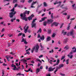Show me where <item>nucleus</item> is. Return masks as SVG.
I'll return each instance as SVG.
<instances>
[{
    "label": "nucleus",
    "instance_id": "42",
    "mask_svg": "<svg viewBox=\"0 0 76 76\" xmlns=\"http://www.w3.org/2000/svg\"><path fill=\"white\" fill-rule=\"evenodd\" d=\"M70 25H68V27H67V30H69L70 29Z\"/></svg>",
    "mask_w": 76,
    "mask_h": 76
},
{
    "label": "nucleus",
    "instance_id": "49",
    "mask_svg": "<svg viewBox=\"0 0 76 76\" xmlns=\"http://www.w3.org/2000/svg\"><path fill=\"white\" fill-rule=\"evenodd\" d=\"M24 43L25 44H28V42H26V40L24 42Z\"/></svg>",
    "mask_w": 76,
    "mask_h": 76
},
{
    "label": "nucleus",
    "instance_id": "58",
    "mask_svg": "<svg viewBox=\"0 0 76 76\" xmlns=\"http://www.w3.org/2000/svg\"><path fill=\"white\" fill-rule=\"evenodd\" d=\"M31 1H32V0H29L28 1V3H31Z\"/></svg>",
    "mask_w": 76,
    "mask_h": 76
},
{
    "label": "nucleus",
    "instance_id": "28",
    "mask_svg": "<svg viewBox=\"0 0 76 76\" xmlns=\"http://www.w3.org/2000/svg\"><path fill=\"white\" fill-rule=\"evenodd\" d=\"M23 34V33L21 32V33H20L18 34V37H20V36H21Z\"/></svg>",
    "mask_w": 76,
    "mask_h": 76
},
{
    "label": "nucleus",
    "instance_id": "30",
    "mask_svg": "<svg viewBox=\"0 0 76 76\" xmlns=\"http://www.w3.org/2000/svg\"><path fill=\"white\" fill-rule=\"evenodd\" d=\"M62 9H65L66 10H68V8H67V7H62Z\"/></svg>",
    "mask_w": 76,
    "mask_h": 76
},
{
    "label": "nucleus",
    "instance_id": "45",
    "mask_svg": "<svg viewBox=\"0 0 76 76\" xmlns=\"http://www.w3.org/2000/svg\"><path fill=\"white\" fill-rule=\"evenodd\" d=\"M63 25H64V24L63 23V24H62L61 25V26L60 27V28H62V27H63Z\"/></svg>",
    "mask_w": 76,
    "mask_h": 76
},
{
    "label": "nucleus",
    "instance_id": "22",
    "mask_svg": "<svg viewBox=\"0 0 76 76\" xmlns=\"http://www.w3.org/2000/svg\"><path fill=\"white\" fill-rule=\"evenodd\" d=\"M47 17H44L41 18V20L42 21H44V20H45V19H47Z\"/></svg>",
    "mask_w": 76,
    "mask_h": 76
},
{
    "label": "nucleus",
    "instance_id": "10",
    "mask_svg": "<svg viewBox=\"0 0 76 76\" xmlns=\"http://www.w3.org/2000/svg\"><path fill=\"white\" fill-rule=\"evenodd\" d=\"M40 47L41 48V51L43 50H44V46H42V45L41 44V43H40Z\"/></svg>",
    "mask_w": 76,
    "mask_h": 76
},
{
    "label": "nucleus",
    "instance_id": "15",
    "mask_svg": "<svg viewBox=\"0 0 76 76\" xmlns=\"http://www.w3.org/2000/svg\"><path fill=\"white\" fill-rule=\"evenodd\" d=\"M13 70H18L19 71V69H18V68H17L16 67V65H15L14 66V68H13Z\"/></svg>",
    "mask_w": 76,
    "mask_h": 76
},
{
    "label": "nucleus",
    "instance_id": "52",
    "mask_svg": "<svg viewBox=\"0 0 76 76\" xmlns=\"http://www.w3.org/2000/svg\"><path fill=\"white\" fill-rule=\"evenodd\" d=\"M23 7V5H22L21 6H20V5H18V7H21V8H22V7Z\"/></svg>",
    "mask_w": 76,
    "mask_h": 76
},
{
    "label": "nucleus",
    "instance_id": "56",
    "mask_svg": "<svg viewBox=\"0 0 76 76\" xmlns=\"http://www.w3.org/2000/svg\"><path fill=\"white\" fill-rule=\"evenodd\" d=\"M43 57V55H40V56L39 57V58H41Z\"/></svg>",
    "mask_w": 76,
    "mask_h": 76
},
{
    "label": "nucleus",
    "instance_id": "21",
    "mask_svg": "<svg viewBox=\"0 0 76 76\" xmlns=\"http://www.w3.org/2000/svg\"><path fill=\"white\" fill-rule=\"evenodd\" d=\"M59 66L61 69V67H63L64 66V65L63 64H60V65H59Z\"/></svg>",
    "mask_w": 76,
    "mask_h": 76
},
{
    "label": "nucleus",
    "instance_id": "11",
    "mask_svg": "<svg viewBox=\"0 0 76 76\" xmlns=\"http://www.w3.org/2000/svg\"><path fill=\"white\" fill-rule=\"evenodd\" d=\"M58 66H56V70H55L54 71V73L55 74H56V72H57L58 71Z\"/></svg>",
    "mask_w": 76,
    "mask_h": 76
},
{
    "label": "nucleus",
    "instance_id": "41",
    "mask_svg": "<svg viewBox=\"0 0 76 76\" xmlns=\"http://www.w3.org/2000/svg\"><path fill=\"white\" fill-rule=\"evenodd\" d=\"M37 38H41V36H40V34H38Z\"/></svg>",
    "mask_w": 76,
    "mask_h": 76
},
{
    "label": "nucleus",
    "instance_id": "53",
    "mask_svg": "<svg viewBox=\"0 0 76 76\" xmlns=\"http://www.w3.org/2000/svg\"><path fill=\"white\" fill-rule=\"evenodd\" d=\"M17 6H18V4H15L14 6L15 7H17Z\"/></svg>",
    "mask_w": 76,
    "mask_h": 76
},
{
    "label": "nucleus",
    "instance_id": "1",
    "mask_svg": "<svg viewBox=\"0 0 76 76\" xmlns=\"http://www.w3.org/2000/svg\"><path fill=\"white\" fill-rule=\"evenodd\" d=\"M39 47L38 45H37L36 46H34L32 48V49L31 50V52L32 53H34V50H35V51L36 53H38V50H39Z\"/></svg>",
    "mask_w": 76,
    "mask_h": 76
},
{
    "label": "nucleus",
    "instance_id": "36",
    "mask_svg": "<svg viewBox=\"0 0 76 76\" xmlns=\"http://www.w3.org/2000/svg\"><path fill=\"white\" fill-rule=\"evenodd\" d=\"M15 11V7H13V8L11 10V11L13 12Z\"/></svg>",
    "mask_w": 76,
    "mask_h": 76
},
{
    "label": "nucleus",
    "instance_id": "34",
    "mask_svg": "<svg viewBox=\"0 0 76 76\" xmlns=\"http://www.w3.org/2000/svg\"><path fill=\"white\" fill-rule=\"evenodd\" d=\"M16 20V18H15V17L13 19H12L11 20V21L12 22H13V20Z\"/></svg>",
    "mask_w": 76,
    "mask_h": 76
},
{
    "label": "nucleus",
    "instance_id": "29",
    "mask_svg": "<svg viewBox=\"0 0 76 76\" xmlns=\"http://www.w3.org/2000/svg\"><path fill=\"white\" fill-rule=\"evenodd\" d=\"M28 19L29 20H32V18H31L30 16L28 17Z\"/></svg>",
    "mask_w": 76,
    "mask_h": 76
},
{
    "label": "nucleus",
    "instance_id": "20",
    "mask_svg": "<svg viewBox=\"0 0 76 76\" xmlns=\"http://www.w3.org/2000/svg\"><path fill=\"white\" fill-rule=\"evenodd\" d=\"M39 71H40V69L39 68H37L36 70V74H38V72H39Z\"/></svg>",
    "mask_w": 76,
    "mask_h": 76
},
{
    "label": "nucleus",
    "instance_id": "54",
    "mask_svg": "<svg viewBox=\"0 0 76 76\" xmlns=\"http://www.w3.org/2000/svg\"><path fill=\"white\" fill-rule=\"evenodd\" d=\"M3 66H7V65L4 63H3Z\"/></svg>",
    "mask_w": 76,
    "mask_h": 76
},
{
    "label": "nucleus",
    "instance_id": "24",
    "mask_svg": "<svg viewBox=\"0 0 76 76\" xmlns=\"http://www.w3.org/2000/svg\"><path fill=\"white\" fill-rule=\"evenodd\" d=\"M52 69H52V68H51V67H50V68H49L48 71L49 72H51V71H53V70H54Z\"/></svg>",
    "mask_w": 76,
    "mask_h": 76
},
{
    "label": "nucleus",
    "instance_id": "57",
    "mask_svg": "<svg viewBox=\"0 0 76 76\" xmlns=\"http://www.w3.org/2000/svg\"><path fill=\"white\" fill-rule=\"evenodd\" d=\"M16 21H18V22H20V20L19 19H17L16 20Z\"/></svg>",
    "mask_w": 76,
    "mask_h": 76
},
{
    "label": "nucleus",
    "instance_id": "44",
    "mask_svg": "<svg viewBox=\"0 0 76 76\" xmlns=\"http://www.w3.org/2000/svg\"><path fill=\"white\" fill-rule=\"evenodd\" d=\"M31 63H32L33 64H34L35 63V61H31Z\"/></svg>",
    "mask_w": 76,
    "mask_h": 76
},
{
    "label": "nucleus",
    "instance_id": "63",
    "mask_svg": "<svg viewBox=\"0 0 76 76\" xmlns=\"http://www.w3.org/2000/svg\"><path fill=\"white\" fill-rule=\"evenodd\" d=\"M27 32L28 33H30L31 32V31L30 30H28L27 31Z\"/></svg>",
    "mask_w": 76,
    "mask_h": 76
},
{
    "label": "nucleus",
    "instance_id": "31",
    "mask_svg": "<svg viewBox=\"0 0 76 76\" xmlns=\"http://www.w3.org/2000/svg\"><path fill=\"white\" fill-rule=\"evenodd\" d=\"M26 40V39H25L24 38H22V39L21 42H24Z\"/></svg>",
    "mask_w": 76,
    "mask_h": 76
},
{
    "label": "nucleus",
    "instance_id": "47",
    "mask_svg": "<svg viewBox=\"0 0 76 76\" xmlns=\"http://www.w3.org/2000/svg\"><path fill=\"white\" fill-rule=\"evenodd\" d=\"M64 49H66V50H68V47L67 46H65V48H64Z\"/></svg>",
    "mask_w": 76,
    "mask_h": 76
},
{
    "label": "nucleus",
    "instance_id": "17",
    "mask_svg": "<svg viewBox=\"0 0 76 76\" xmlns=\"http://www.w3.org/2000/svg\"><path fill=\"white\" fill-rule=\"evenodd\" d=\"M47 33L48 34H51V31L50 30L48 29Z\"/></svg>",
    "mask_w": 76,
    "mask_h": 76
},
{
    "label": "nucleus",
    "instance_id": "46",
    "mask_svg": "<svg viewBox=\"0 0 76 76\" xmlns=\"http://www.w3.org/2000/svg\"><path fill=\"white\" fill-rule=\"evenodd\" d=\"M17 2V0H13V3H16Z\"/></svg>",
    "mask_w": 76,
    "mask_h": 76
},
{
    "label": "nucleus",
    "instance_id": "64",
    "mask_svg": "<svg viewBox=\"0 0 76 76\" xmlns=\"http://www.w3.org/2000/svg\"><path fill=\"white\" fill-rule=\"evenodd\" d=\"M63 15H67V13H64L63 14Z\"/></svg>",
    "mask_w": 76,
    "mask_h": 76
},
{
    "label": "nucleus",
    "instance_id": "9",
    "mask_svg": "<svg viewBox=\"0 0 76 76\" xmlns=\"http://www.w3.org/2000/svg\"><path fill=\"white\" fill-rule=\"evenodd\" d=\"M74 32V30H72V31H70V35H71V36H73V35H74V34H73Z\"/></svg>",
    "mask_w": 76,
    "mask_h": 76
},
{
    "label": "nucleus",
    "instance_id": "55",
    "mask_svg": "<svg viewBox=\"0 0 76 76\" xmlns=\"http://www.w3.org/2000/svg\"><path fill=\"white\" fill-rule=\"evenodd\" d=\"M58 44H61V42L60 41V40L58 41Z\"/></svg>",
    "mask_w": 76,
    "mask_h": 76
},
{
    "label": "nucleus",
    "instance_id": "3",
    "mask_svg": "<svg viewBox=\"0 0 76 76\" xmlns=\"http://www.w3.org/2000/svg\"><path fill=\"white\" fill-rule=\"evenodd\" d=\"M16 12H15L14 13H13V12H10L9 13V16L11 18H12L13 17V15H15V14H16Z\"/></svg>",
    "mask_w": 76,
    "mask_h": 76
},
{
    "label": "nucleus",
    "instance_id": "4",
    "mask_svg": "<svg viewBox=\"0 0 76 76\" xmlns=\"http://www.w3.org/2000/svg\"><path fill=\"white\" fill-rule=\"evenodd\" d=\"M52 22H53V20L51 19L47 20V23H48V24H50V23H51Z\"/></svg>",
    "mask_w": 76,
    "mask_h": 76
},
{
    "label": "nucleus",
    "instance_id": "8",
    "mask_svg": "<svg viewBox=\"0 0 76 76\" xmlns=\"http://www.w3.org/2000/svg\"><path fill=\"white\" fill-rule=\"evenodd\" d=\"M40 39L42 41H43L45 39V37H44V35H42V37H40Z\"/></svg>",
    "mask_w": 76,
    "mask_h": 76
},
{
    "label": "nucleus",
    "instance_id": "37",
    "mask_svg": "<svg viewBox=\"0 0 76 76\" xmlns=\"http://www.w3.org/2000/svg\"><path fill=\"white\" fill-rule=\"evenodd\" d=\"M49 53H54V50H53V49H52L51 51H49Z\"/></svg>",
    "mask_w": 76,
    "mask_h": 76
},
{
    "label": "nucleus",
    "instance_id": "62",
    "mask_svg": "<svg viewBox=\"0 0 76 76\" xmlns=\"http://www.w3.org/2000/svg\"><path fill=\"white\" fill-rule=\"evenodd\" d=\"M51 18L52 19H53L54 18L53 17V15H51Z\"/></svg>",
    "mask_w": 76,
    "mask_h": 76
},
{
    "label": "nucleus",
    "instance_id": "23",
    "mask_svg": "<svg viewBox=\"0 0 76 76\" xmlns=\"http://www.w3.org/2000/svg\"><path fill=\"white\" fill-rule=\"evenodd\" d=\"M25 13H26V14H27V15H29V13H30V11H26Z\"/></svg>",
    "mask_w": 76,
    "mask_h": 76
},
{
    "label": "nucleus",
    "instance_id": "25",
    "mask_svg": "<svg viewBox=\"0 0 76 76\" xmlns=\"http://www.w3.org/2000/svg\"><path fill=\"white\" fill-rule=\"evenodd\" d=\"M43 5L45 7H47V4L45 2H44L43 3Z\"/></svg>",
    "mask_w": 76,
    "mask_h": 76
},
{
    "label": "nucleus",
    "instance_id": "39",
    "mask_svg": "<svg viewBox=\"0 0 76 76\" xmlns=\"http://www.w3.org/2000/svg\"><path fill=\"white\" fill-rule=\"evenodd\" d=\"M65 58V56H62V57L61 58V60H63Z\"/></svg>",
    "mask_w": 76,
    "mask_h": 76
},
{
    "label": "nucleus",
    "instance_id": "35",
    "mask_svg": "<svg viewBox=\"0 0 76 76\" xmlns=\"http://www.w3.org/2000/svg\"><path fill=\"white\" fill-rule=\"evenodd\" d=\"M55 35H56V34L54 33H53L52 35V37L54 38V37H55Z\"/></svg>",
    "mask_w": 76,
    "mask_h": 76
},
{
    "label": "nucleus",
    "instance_id": "18",
    "mask_svg": "<svg viewBox=\"0 0 76 76\" xmlns=\"http://www.w3.org/2000/svg\"><path fill=\"white\" fill-rule=\"evenodd\" d=\"M20 61H23V63H25V62H27V61L25 60V59H22Z\"/></svg>",
    "mask_w": 76,
    "mask_h": 76
},
{
    "label": "nucleus",
    "instance_id": "32",
    "mask_svg": "<svg viewBox=\"0 0 76 76\" xmlns=\"http://www.w3.org/2000/svg\"><path fill=\"white\" fill-rule=\"evenodd\" d=\"M67 40L66 39H65L64 42V43L65 44V43H66V42H67Z\"/></svg>",
    "mask_w": 76,
    "mask_h": 76
},
{
    "label": "nucleus",
    "instance_id": "38",
    "mask_svg": "<svg viewBox=\"0 0 76 76\" xmlns=\"http://www.w3.org/2000/svg\"><path fill=\"white\" fill-rule=\"evenodd\" d=\"M21 75V73H18L16 75L17 76H18H18H20Z\"/></svg>",
    "mask_w": 76,
    "mask_h": 76
},
{
    "label": "nucleus",
    "instance_id": "2",
    "mask_svg": "<svg viewBox=\"0 0 76 76\" xmlns=\"http://www.w3.org/2000/svg\"><path fill=\"white\" fill-rule=\"evenodd\" d=\"M35 20H37V19L33 20V21L32 22V24L31 25V28H34V27L35 28V27H36V25L37 24L36 23H34L36 22Z\"/></svg>",
    "mask_w": 76,
    "mask_h": 76
},
{
    "label": "nucleus",
    "instance_id": "27",
    "mask_svg": "<svg viewBox=\"0 0 76 76\" xmlns=\"http://www.w3.org/2000/svg\"><path fill=\"white\" fill-rule=\"evenodd\" d=\"M54 24L55 25V26H58V23H57L56 22H55L54 23Z\"/></svg>",
    "mask_w": 76,
    "mask_h": 76
},
{
    "label": "nucleus",
    "instance_id": "19",
    "mask_svg": "<svg viewBox=\"0 0 76 76\" xmlns=\"http://www.w3.org/2000/svg\"><path fill=\"white\" fill-rule=\"evenodd\" d=\"M34 3H31V8H35V7L33 6L34 5Z\"/></svg>",
    "mask_w": 76,
    "mask_h": 76
},
{
    "label": "nucleus",
    "instance_id": "5",
    "mask_svg": "<svg viewBox=\"0 0 76 76\" xmlns=\"http://www.w3.org/2000/svg\"><path fill=\"white\" fill-rule=\"evenodd\" d=\"M60 63V59H58L57 60V61L56 63V64L53 65V66H57V65H58L59 63Z\"/></svg>",
    "mask_w": 76,
    "mask_h": 76
},
{
    "label": "nucleus",
    "instance_id": "7",
    "mask_svg": "<svg viewBox=\"0 0 76 76\" xmlns=\"http://www.w3.org/2000/svg\"><path fill=\"white\" fill-rule=\"evenodd\" d=\"M26 13L25 12H24L23 14L22 13L20 15V16L21 17V18H23V17H26V15L25 14Z\"/></svg>",
    "mask_w": 76,
    "mask_h": 76
},
{
    "label": "nucleus",
    "instance_id": "12",
    "mask_svg": "<svg viewBox=\"0 0 76 76\" xmlns=\"http://www.w3.org/2000/svg\"><path fill=\"white\" fill-rule=\"evenodd\" d=\"M51 40V37H47V41H50Z\"/></svg>",
    "mask_w": 76,
    "mask_h": 76
},
{
    "label": "nucleus",
    "instance_id": "59",
    "mask_svg": "<svg viewBox=\"0 0 76 76\" xmlns=\"http://www.w3.org/2000/svg\"><path fill=\"white\" fill-rule=\"evenodd\" d=\"M25 1V0H21L20 2H22V3H24Z\"/></svg>",
    "mask_w": 76,
    "mask_h": 76
},
{
    "label": "nucleus",
    "instance_id": "48",
    "mask_svg": "<svg viewBox=\"0 0 76 76\" xmlns=\"http://www.w3.org/2000/svg\"><path fill=\"white\" fill-rule=\"evenodd\" d=\"M31 51V48H29L28 49H27L26 50V51L27 52V51Z\"/></svg>",
    "mask_w": 76,
    "mask_h": 76
},
{
    "label": "nucleus",
    "instance_id": "26",
    "mask_svg": "<svg viewBox=\"0 0 76 76\" xmlns=\"http://www.w3.org/2000/svg\"><path fill=\"white\" fill-rule=\"evenodd\" d=\"M47 21H44L43 23V25H44V26H47Z\"/></svg>",
    "mask_w": 76,
    "mask_h": 76
},
{
    "label": "nucleus",
    "instance_id": "51",
    "mask_svg": "<svg viewBox=\"0 0 76 76\" xmlns=\"http://www.w3.org/2000/svg\"><path fill=\"white\" fill-rule=\"evenodd\" d=\"M41 6H42V4H41L40 5H38L37 7H40Z\"/></svg>",
    "mask_w": 76,
    "mask_h": 76
},
{
    "label": "nucleus",
    "instance_id": "40",
    "mask_svg": "<svg viewBox=\"0 0 76 76\" xmlns=\"http://www.w3.org/2000/svg\"><path fill=\"white\" fill-rule=\"evenodd\" d=\"M24 32H25V33H27V32H28V30H26V29H25L24 31Z\"/></svg>",
    "mask_w": 76,
    "mask_h": 76
},
{
    "label": "nucleus",
    "instance_id": "61",
    "mask_svg": "<svg viewBox=\"0 0 76 76\" xmlns=\"http://www.w3.org/2000/svg\"><path fill=\"white\" fill-rule=\"evenodd\" d=\"M26 53L27 54H28V55H29V54H30V52H28Z\"/></svg>",
    "mask_w": 76,
    "mask_h": 76
},
{
    "label": "nucleus",
    "instance_id": "33",
    "mask_svg": "<svg viewBox=\"0 0 76 76\" xmlns=\"http://www.w3.org/2000/svg\"><path fill=\"white\" fill-rule=\"evenodd\" d=\"M67 56L68 57H69L70 58H72V57H73V56L72 55H71V56H70V55L69 54H68Z\"/></svg>",
    "mask_w": 76,
    "mask_h": 76
},
{
    "label": "nucleus",
    "instance_id": "60",
    "mask_svg": "<svg viewBox=\"0 0 76 76\" xmlns=\"http://www.w3.org/2000/svg\"><path fill=\"white\" fill-rule=\"evenodd\" d=\"M22 37H25V34H22Z\"/></svg>",
    "mask_w": 76,
    "mask_h": 76
},
{
    "label": "nucleus",
    "instance_id": "13",
    "mask_svg": "<svg viewBox=\"0 0 76 76\" xmlns=\"http://www.w3.org/2000/svg\"><path fill=\"white\" fill-rule=\"evenodd\" d=\"M6 58H7V60H8V61H10V60L9 59V58L10 57L9 56H6Z\"/></svg>",
    "mask_w": 76,
    "mask_h": 76
},
{
    "label": "nucleus",
    "instance_id": "14",
    "mask_svg": "<svg viewBox=\"0 0 76 76\" xmlns=\"http://www.w3.org/2000/svg\"><path fill=\"white\" fill-rule=\"evenodd\" d=\"M41 32H42V30L41 29V28H40L39 30L38 31L37 33V34H38L39 33H41Z\"/></svg>",
    "mask_w": 76,
    "mask_h": 76
},
{
    "label": "nucleus",
    "instance_id": "50",
    "mask_svg": "<svg viewBox=\"0 0 76 76\" xmlns=\"http://www.w3.org/2000/svg\"><path fill=\"white\" fill-rule=\"evenodd\" d=\"M16 66L15 65H14V64H12L11 66L12 67H14V68H15V66Z\"/></svg>",
    "mask_w": 76,
    "mask_h": 76
},
{
    "label": "nucleus",
    "instance_id": "43",
    "mask_svg": "<svg viewBox=\"0 0 76 76\" xmlns=\"http://www.w3.org/2000/svg\"><path fill=\"white\" fill-rule=\"evenodd\" d=\"M34 15L33 14H32L30 16V17L31 18H34Z\"/></svg>",
    "mask_w": 76,
    "mask_h": 76
},
{
    "label": "nucleus",
    "instance_id": "6",
    "mask_svg": "<svg viewBox=\"0 0 76 76\" xmlns=\"http://www.w3.org/2000/svg\"><path fill=\"white\" fill-rule=\"evenodd\" d=\"M61 1H59L58 2H57V0L55 1V3H53V4H54L55 5H56V4H58V3H60L59 4V6H60V5H61Z\"/></svg>",
    "mask_w": 76,
    "mask_h": 76
},
{
    "label": "nucleus",
    "instance_id": "16",
    "mask_svg": "<svg viewBox=\"0 0 76 76\" xmlns=\"http://www.w3.org/2000/svg\"><path fill=\"white\" fill-rule=\"evenodd\" d=\"M22 19L23 20H25V21H27L28 20L27 19V18H26V17H23V18H22Z\"/></svg>",
    "mask_w": 76,
    "mask_h": 76
}]
</instances>
